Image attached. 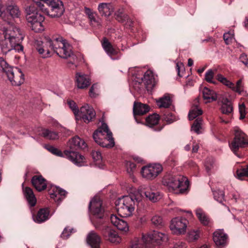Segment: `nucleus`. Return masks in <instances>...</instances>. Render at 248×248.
<instances>
[{"mask_svg":"<svg viewBox=\"0 0 248 248\" xmlns=\"http://www.w3.org/2000/svg\"><path fill=\"white\" fill-rule=\"evenodd\" d=\"M93 158L95 161H99L102 160V157L100 151H93L92 153Z\"/></svg>","mask_w":248,"mask_h":248,"instance_id":"obj_55","label":"nucleus"},{"mask_svg":"<svg viewBox=\"0 0 248 248\" xmlns=\"http://www.w3.org/2000/svg\"><path fill=\"white\" fill-rule=\"evenodd\" d=\"M55 189H56V191L57 190V191H58V195H60V196L65 197L67 194V192L65 190H63V189L59 187V188H55Z\"/></svg>","mask_w":248,"mask_h":248,"instance_id":"obj_62","label":"nucleus"},{"mask_svg":"<svg viewBox=\"0 0 248 248\" xmlns=\"http://www.w3.org/2000/svg\"><path fill=\"white\" fill-rule=\"evenodd\" d=\"M202 113V110L198 107L197 105L193 107V108L190 110L188 114V117L190 120H192Z\"/></svg>","mask_w":248,"mask_h":248,"instance_id":"obj_38","label":"nucleus"},{"mask_svg":"<svg viewBox=\"0 0 248 248\" xmlns=\"http://www.w3.org/2000/svg\"><path fill=\"white\" fill-rule=\"evenodd\" d=\"M239 110L240 114H245V107L244 104L239 105Z\"/></svg>","mask_w":248,"mask_h":248,"instance_id":"obj_64","label":"nucleus"},{"mask_svg":"<svg viewBox=\"0 0 248 248\" xmlns=\"http://www.w3.org/2000/svg\"><path fill=\"white\" fill-rule=\"evenodd\" d=\"M216 78L218 81L228 87H232V82L228 80L226 78H225L221 74H217L216 76Z\"/></svg>","mask_w":248,"mask_h":248,"instance_id":"obj_41","label":"nucleus"},{"mask_svg":"<svg viewBox=\"0 0 248 248\" xmlns=\"http://www.w3.org/2000/svg\"><path fill=\"white\" fill-rule=\"evenodd\" d=\"M163 120L166 121L168 123L170 124L173 122L174 116L170 112H167L165 114L163 117Z\"/></svg>","mask_w":248,"mask_h":248,"instance_id":"obj_54","label":"nucleus"},{"mask_svg":"<svg viewBox=\"0 0 248 248\" xmlns=\"http://www.w3.org/2000/svg\"><path fill=\"white\" fill-rule=\"evenodd\" d=\"M188 221L185 218L176 217L173 218L170 226V229L176 234H183L186 231Z\"/></svg>","mask_w":248,"mask_h":248,"instance_id":"obj_13","label":"nucleus"},{"mask_svg":"<svg viewBox=\"0 0 248 248\" xmlns=\"http://www.w3.org/2000/svg\"><path fill=\"white\" fill-rule=\"evenodd\" d=\"M33 46L40 55H42L43 58L49 57L50 52L46 47V45H44L42 40L39 38L34 39Z\"/></svg>","mask_w":248,"mask_h":248,"instance_id":"obj_23","label":"nucleus"},{"mask_svg":"<svg viewBox=\"0 0 248 248\" xmlns=\"http://www.w3.org/2000/svg\"><path fill=\"white\" fill-rule=\"evenodd\" d=\"M41 136L50 140H56L59 138V135L58 132L52 131L47 129L42 130Z\"/></svg>","mask_w":248,"mask_h":248,"instance_id":"obj_36","label":"nucleus"},{"mask_svg":"<svg viewBox=\"0 0 248 248\" xmlns=\"http://www.w3.org/2000/svg\"><path fill=\"white\" fill-rule=\"evenodd\" d=\"M151 221L156 227H161L163 225L162 218L159 216L155 215L153 216L151 218Z\"/></svg>","mask_w":248,"mask_h":248,"instance_id":"obj_43","label":"nucleus"},{"mask_svg":"<svg viewBox=\"0 0 248 248\" xmlns=\"http://www.w3.org/2000/svg\"><path fill=\"white\" fill-rule=\"evenodd\" d=\"M86 240L91 248H100L102 242L101 236L94 231H92L89 232L87 236Z\"/></svg>","mask_w":248,"mask_h":248,"instance_id":"obj_21","label":"nucleus"},{"mask_svg":"<svg viewBox=\"0 0 248 248\" xmlns=\"http://www.w3.org/2000/svg\"><path fill=\"white\" fill-rule=\"evenodd\" d=\"M196 215L201 224L203 226L211 227L212 225V221L211 218L201 209H197L196 210Z\"/></svg>","mask_w":248,"mask_h":248,"instance_id":"obj_27","label":"nucleus"},{"mask_svg":"<svg viewBox=\"0 0 248 248\" xmlns=\"http://www.w3.org/2000/svg\"><path fill=\"white\" fill-rule=\"evenodd\" d=\"M200 237V231H191L188 233V239L189 241H194L197 240Z\"/></svg>","mask_w":248,"mask_h":248,"instance_id":"obj_48","label":"nucleus"},{"mask_svg":"<svg viewBox=\"0 0 248 248\" xmlns=\"http://www.w3.org/2000/svg\"><path fill=\"white\" fill-rule=\"evenodd\" d=\"M142 244L139 240H136L132 242L129 248H141Z\"/></svg>","mask_w":248,"mask_h":248,"instance_id":"obj_57","label":"nucleus"},{"mask_svg":"<svg viewBox=\"0 0 248 248\" xmlns=\"http://www.w3.org/2000/svg\"><path fill=\"white\" fill-rule=\"evenodd\" d=\"M2 35L3 38H7L12 45L21 43L24 37L20 32H2Z\"/></svg>","mask_w":248,"mask_h":248,"instance_id":"obj_22","label":"nucleus"},{"mask_svg":"<svg viewBox=\"0 0 248 248\" xmlns=\"http://www.w3.org/2000/svg\"><path fill=\"white\" fill-rule=\"evenodd\" d=\"M116 227L118 229L121 231L127 232L128 230L127 222L122 219H121L120 221H118V223L116 225Z\"/></svg>","mask_w":248,"mask_h":248,"instance_id":"obj_45","label":"nucleus"},{"mask_svg":"<svg viewBox=\"0 0 248 248\" xmlns=\"http://www.w3.org/2000/svg\"><path fill=\"white\" fill-rule=\"evenodd\" d=\"M239 60L241 62L244 63L247 67H248V56L245 53L242 54L240 57Z\"/></svg>","mask_w":248,"mask_h":248,"instance_id":"obj_56","label":"nucleus"},{"mask_svg":"<svg viewBox=\"0 0 248 248\" xmlns=\"http://www.w3.org/2000/svg\"><path fill=\"white\" fill-rule=\"evenodd\" d=\"M214 198L215 200L222 203L224 201V193L223 191L217 190L213 191Z\"/></svg>","mask_w":248,"mask_h":248,"instance_id":"obj_39","label":"nucleus"},{"mask_svg":"<svg viewBox=\"0 0 248 248\" xmlns=\"http://www.w3.org/2000/svg\"><path fill=\"white\" fill-rule=\"evenodd\" d=\"M237 177L239 179L243 180L245 176L248 177V166L246 168L238 170L236 171Z\"/></svg>","mask_w":248,"mask_h":248,"instance_id":"obj_44","label":"nucleus"},{"mask_svg":"<svg viewBox=\"0 0 248 248\" xmlns=\"http://www.w3.org/2000/svg\"><path fill=\"white\" fill-rule=\"evenodd\" d=\"M102 46L106 52L109 56L116 54V51L113 47L111 43L106 37H103L102 41Z\"/></svg>","mask_w":248,"mask_h":248,"instance_id":"obj_33","label":"nucleus"},{"mask_svg":"<svg viewBox=\"0 0 248 248\" xmlns=\"http://www.w3.org/2000/svg\"><path fill=\"white\" fill-rule=\"evenodd\" d=\"M5 73L9 80L14 86H19L24 81V75L20 69L13 67L2 57L0 58V73Z\"/></svg>","mask_w":248,"mask_h":248,"instance_id":"obj_6","label":"nucleus"},{"mask_svg":"<svg viewBox=\"0 0 248 248\" xmlns=\"http://www.w3.org/2000/svg\"><path fill=\"white\" fill-rule=\"evenodd\" d=\"M115 15L116 20L119 22L123 23L126 21V24L130 27L133 24V20L127 14L124 13V9L123 8L119 9L117 10Z\"/></svg>","mask_w":248,"mask_h":248,"instance_id":"obj_29","label":"nucleus"},{"mask_svg":"<svg viewBox=\"0 0 248 248\" xmlns=\"http://www.w3.org/2000/svg\"><path fill=\"white\" fill-rule=\"evenodd\" d=\"M88 208L93 216L91 221L95 228L101 230L104 237L110 242H119L120 238L115 231L108 226H103L106 221L107 216L100 198L94 197L91 200Z\"/></svg>","mask_w":248,"mask_h":248,"instance_id":"obj_2","label":"nucleus"},{"mask_svg":"<svg viewBox=\"0 0 248 248\" xmlns=\"http://www.w3.org/2000/svg\"><path fill=\"white\" fill-rule=\"evenodd\" d=\"M98 85L97 84H93L91 87L89 91V95L91 97H96L98 94L97 93Z\"/></svg>","mask_w":248,"mask_h":248,"instance_id":"obj_51","label":"nucleus"},{"mask_svg":"<svg viewBox=\"0 0 248 248\" xmlns=\"http://www.w3.org/2000/svg\"><path fill=\"white\" fill-rule=\"evenodd\" d=\"M23 192L24 197L31 207H33L36 203V199L32 189L29 187L23 188Z\"/></svg>","mask_w":248,"mask_h":248,"instance_id":"obj_28","label":"nucleus"},{"mask_svg":"<svg viewBox=\"0 0 248 248\" xmlns=\"http://www.w3.org/2000/svg\"><path fill=\"white\" fill-rule=\"evenodd\" d=\"M159 120V115L154 113L146 118V124L149 127L153 128L154 131H160L163 129V125H158Z\"/></svg>","mask_w":248,"mask_h":248,"instance_id":"obj_20","label":"nucleus"},{"mask_svg":"<svg viewBox=\"0 0 248 248\" xmlns=\"http://www.w3.org/2000/svg\"><path fill=\"white\" fill-rule=\"evenodd\" d=\"M69 151L75 152L78 149H85L87 147L85 142L79 137L77 136L73 138L69 142Z\"/></svg>","mask_w":248,"mask_h":248,"instance_id":"obj_24","label":"nucleus"},{"mask_svg":"<svg viewBox=\"0 0 248 248\" xmlns=\"http://www.w3.org/2000/svg\"><path fill=\"white\" fill-rule=\"evenodd\" d=\"M6 11L9 13L8 15L6 14L5 16H3V20L9 27H4L2 31H8L11 30L18 31L19 29L14 24L13 19L14 18H18L20 15V12L18 7L15 5H9L6 7Z\"/></svg>","mask_w":248,"mask_h":248,"instance_id":"obj_9","label":"nucleus"},{"mask_svg":"<svg viewBox=\"0 0 248 248\" xmlns=\"http://www.w3.org/2000/svg\"><path fill=\"white\" fill-rule=\"evenodd\" d=\"M173 248H186V244L183 242H178L175 244Z\"/></svg>","mask_w":248,"mask_h":248,"instance_id":"obj_63","label":"nucleus"},{"mask_svg":"<svg viewBox=\"0 0 248 248\" xmlns=\"http://www.w3.org/2000/svg\"><path fill=\"white\" fill-rule=\"evenodd\" d=\"M33 3L26 9V19L32 31H43L42 22L44 17L39 13L38 9L52 18L61 17L65 9L61 0H32Z\"/></svg>","mask_w":248,"mask_h":248,"instance_id":"obj_1","label":"nucleus"},{"mask_svg":"<svg viewBox=\"0 0 248 248\" xmlns=\"http://www.w3.org/2000/svg\"><path fill=\"white\" fill-rule=\"evenodd\" d=\"M98 10L101 16H109L113 12L112 6L110 3H102L98 6Z\"/></svg>","mask_w":248,"mask_h":248,"instance_id":"obj_31","label":"nucleus"},{"mask_svg":"<svg viewBox=\"0 0 248 248\" xmlns=\"http://www.w3.org/2000/svg\"><path fill=\"white\" fill-rule=\"evenodd\" d=\"M96 113L93 107L87 104L80 108L78 117L82 119L85 123H89L95 118Z\"/></svg>","mask_w":248,"mask_h":248,"instance_id":"obj_15","label":"nucleus"},{"mask_svg":"<svg viewBox=\"0 0 248 248\" xmlns=\"http://www.w3.org/2000/svg\"><path fill=\"white\" fill-rule=\"evenodd\" d=\"M233 32H225L223 34V39L227 45L230 44L233 38Z\"/></svg>","mask_w":248,"mask_h":248,"instance_id":"obj_47","label":"nucleus"},{"mask_svg":"<svg viewBox=\"0 0 248 248\" xmlns=\"http://www.w3.org/2000/svg\"><path fill=\"white\" fill-rule=\"evenodd\" d=\"M72 230L73 229H70L69 227L65 228L61 235V237L64 239H67L71 235Z\"/></svg>","mask_w":248,"mask_h":248,"instance_id":"obj_52","label":"nucleus"},{"mask_svg":"<svg viewBox=\"0 0 248 248\" xmlns=\"http://www.w3.org/2000/svg\"><path fill=\"white\" fill-rule=\"evenodd\" d=\"M31 183L38 192H41L47 187V181L41 175H34L31 179Z\"/></svg>","mask_w":248,"mask_h":248,"instance_id":"obj_19","label":"nucleus"},{"mask_svg":"<svg viewBox=\"0 0 248 248\" xmlns=\"http://www.w3.org/2000/svg\"><path fill=\"white\" fill-rule=\"evenodd\" d=\"M221 111L223 114L229 115L232 114L233 111V107L232 103L227 98H226L223 102L220 108Z\"/></svg>","mask_w":248,"mask_h":248,"instance_id":"obj_34","label":"nucleus"},{"mask_svg":"<svg viewBox=\"0 0 248 248\" xmlns=\"http://www.w3.org/2000/svg\"><path fill=\"white\" fill-rule=\"evenodd\" d=\"M93 138L94 141L102 147L111 148L115 145L112 133L105 123H102L101 126L93 132Z\"/></svg>","mask_w":248,"mask_h":248,"instance_id":"obj_5","label":"nucleus"},{"mask_svg":"<svg viewBox=\"0 0 248 248\" xmlns=\"http://www.w3.org/2000/svg\"><path fill=\"white\" fill-rule=\"evenodd\" d=\"M234 131V139L229 146L233 153L238 156L237 153L239 149L248 145V139L247 136L238 128L235 129Z\"/></svg>","mask_w":248,"mask_h":248,"instance_id":"obj_11","label":"nucleus"},{"mask_svg":"<svg viewBox=\"0 0 248 248\" xmlns=\"http://www.w3.org/2000/svg\"><path fill=\"white\" fill-rule=\"evenodd\" d=\"M1 36V39L0 40V45L1 51L3 54H6L8 52L13 50V45L9 42L7 38H3L2 34Z\"/></svg>","mask_w":248,"mask_h":248,"instance_id":"obj_35","label":"nucleus"},{"mask_svg":"<svg viewBox=\"0 0 248 248\" xmlns=\"http://www.w3.org/2000/svg\"><path fill=\"white\" fill-rule=\"evenodd\" d=\"M202 120L200 118H197L194 122L192 125L191 129L197 133H199L200 129L201 128Z\"/></svg>","mask_w":248,"mask_h":248,"instance_id":"obj_42","label":"nucleus"},{"mask_svg":"<svg viewBox=\"0 0 248 248\" xmlns=\"http://www.w3.org/2000/svg\"><path fill=\"white\" fill-rule=\"evenodd\" d=\"M125 166L127 172L130 175H131V174H132L134 170L136 169V165L134 163L131 161H127L125 164Z\"/></svg>","mask_w":248,"mask_h":248,"instance_id":"obj_49","label":"nucleus"},{"mask_svg":"<svg viewBox=\"0 0 248 248\" xmlns=\"http://www.w3.org/2000/svg\"><path fill=\"white\" fill-rule=\"evenodd\" d=\"M84 12L88 16L90 25L96 29H99L102 22L97 14L87 7H84Z\"/></svg>","mask_w":248,"mask_h":248,"instance_id":"obj_16","label":"nucleus"},{"mask_svg":"<svg viewBox=\"0 0 248 248\" xmlns=\"http://www.w3.org/2000/svg\"><path fill=\"white\" fill-rule=\"evenodd\" d=\"M139 192L141 196H145L150 201L156 202L161 198L160 192L153 189L151 187H147L143 189H140Z\"/></svg>","mask_w":248,"mask_h":248,"instance_id":"obj_18","label":"nucleus"},{"mask_svg":"<svg viewBox=\"0 0 248 248\" xmlns=\"http://www.w3.org/2000/svg\"><path fill=\"white\" fill-rule=\"evenodd\" d=\"M13 50H15L18 52H23L24 47L21 43L16 44V45H13Z\"/></svg>","mask_w":248,"mask_h":248,"instance_id":"obj_58","label":"nucleus"},{"mask_svg":"<svg viewBox=\"0 0 248 248\" xmlns=\"http://www.w3.org/2000/svg\"><path fill=\"white\" fill-rule=\"evenodd\" d=\"M176 68L177 71L178 75L180 77H182V75H181L180 74V72L181 71H184L185 69L184 65L183 63H177L176 64Z\"/></svg>","mask_w":248,"mask_h":248,"instance_id":"obj_59","label":"nucleus"},{"mask_svg":"<svg viewBox=\"0 0 248 248\" xmlns=\"http://www.w3.org/2000/svg\"><path fill=\"white\" fill-rule=\"evenodd\" d=\"M145 247L150 248L151 245H161L168 240V235L162 232L154 231L150 233L142 236Z\"/></svg>","mask_w":248,"mask_h":248,"instance_id":"obj_10","label":"nucleus"},{"mask_svg":"<svg viewBox=\"0 0 248 248\" xmlns=\"http://www.w3.org/2000/svg\"><path fill=\"white\" fill-rule=\"evenodd\" d=\"M162 182L164 185L167 186L170 190H178L179 193H185L189 186L187 179L181 175L170 176L168 178H164Z\"/></svg>","mask_w":248,"mask_h":248,"instance_id":"obj_7","label":"nucleus"},{"mask_svg":"<svg viewBox=\"0 0 248 248\" xmlns=\"http://www.w3.org/2000/svg\"><path fill=\"white\" fill-rule=\"evenodd\" d=\"M140 201V198L134 194L124 196L115 202L116 209L119 214L123 217H129L135 210V202Z\"/></svg>","mask_w":248,"mask_h":248,"instance_id":"obj_4","label":"nucleus"},{"mask_svg":"<svg viewBox=\"0 0 248 248\" xmlns=\"http://www.w3.org/2000/svg\"><path fill=\"white\" fill-rule=\"evenodd\" d=\"M76 84L79 89H85L90 84V79L86 75L77 73L76 75Z\"/></svg>","mask_w":248,"mask_h":248,"instance_id":"obj_26","label":"nucleus"},{"mask_svg":"<svg viewBox=\"0 0 248 248\" xmlns=\"http://www.w3.org/2000/svg\"><path fill=\"white\" fill-rule=\"evenodd\" d=\"M214 76V72L212 69H210L208 70L205 75V79L206 81L209 83H212L213 84H216V82L215 81L213 80V78Z\"/></svg>","mask_w":248,"mask_h":248,"instance_id":"obj_46","label":"nucleus"},{"mask_svg":"<svg viewBox=\"0 0 248 248\" xmlns=\"http://www.w3.org/2000/svg\"><path fill=\"white\" fill-rule=\"evenodd\" d=\"M159 108H168L171 104L172 100L169 95H165L160 98L157 102Z\"/></svg>","mask_w":248,"mask_h":248,"instance_id":"obj_37","label":"nucleus"},{"mask_svg":"<svg viewBox=\"0 0 248 248\" xmlns=\"http://www.w3.org/2000/svg\"><path fill=\"white\" fill-rule=\"evenodd\" d=\"M55 188H59L58 186H52L48 190V193L50 195L51 198L55 199L57 197L58 193V191H56Z\"/></svg>","mask_w":248,"mask_h":248,"instance_id":"obj_53","label":"nucleus"},{"mask_svg":"<svg viewBox=\"0 0 248 248\" xmlns=\"http://www.w3.org/2000/svg\"><path fill=\"white\" fill-rule=\"evenodd\" d=\"M142 81L144 83L147 90L152 89L155 85V78L152 71H147L142 78Z\"/></svg>","mask_w":248,"mask_h":248,"instance_id":"obj_30","label":"nucleus"},{"mask_svg":"<svg viewBox=\"0 0 248 248\" xmlns=\"http://www.w3.org/2000/svg\"><path fill=\"white\" fill-rule=\"evenodd\" d=\"M212 161L207 160L205 163V167L207 172H209L212 168Z\"/></svg>","mask_w":248,"mask_h":248,"instance_id":"obj_60","label":"nucleus"},{"mask_svg":"<svg viewBox=\"0 0 248 248\" xmlns=\"http://www.w3.org/2000/svg\"><path fill=\"white\" fill-rule=\"evenodd\" d=\"M121 219L118 218L117 216L114 215H111L110 217V220L112 223L116 226L118 223V221H120Z\"/></svg>","mask_w":248,"mask_h":248,"instance_id":"obj_61","label":"nucleus"},{"mask_svg":"<svg viewBox=\"0 0 248 248\" xmlns=\"http://www.w3.org/2000/svg\"><path fill=\"white\" fill-rule=\"evenodd\" d=\"M67 104L69 107V108L72 109L75 116L76 117V119H78V115L79 113V109L78 107H77L76 103L73 100H67Z\"/></svg>","mask_w":248,"mask_h":248,"instance_id":"obj_40","label":"nucleus"},{"mask_svg":"<svg viewBox=\"0 0 248 248\" xmlns=\"http://www.w3.org/2000/svg\"><path fill=\"white\" fill-rule=\"evenodd\" d=\"M163 170L160 164H154L144 166L141 170L142 176L147 179L152 180L155 178Z\"/></svg>","mask_w":248,"mask_h":248,"instance_id":"obj_12","label":"nucleus"},{"mask_svg":"<svg viewBox=\"0 0 248 248\" xmlns=\"http://www.w3.org/2000/svg\"><path fill=\"white\" fill-rule=\"evenodd\" d=\"M46 43L59 57L67 59L74 56L71 46L62 37L50 38L46 37Z\"/></svg>","mask_w":248,"mask_h":248,"instance_id":"obj_3","label":"nucleus"},{"mask_svg":"<svg viewBox=\"0 0 248 248\" xmlns=\"http://www.w3.org/2000/svg\"><path fill=\"white\" fill-rule=\"evenodd\" d=\"M203 98L204 100H207L206 102L216 101L217 99L216 93L212 90L205 87L202 90Z\"/></svg>","mask_w":248,"mask_h":248,"instance_id":"obj_32","label":"nucleus"},{"mask_svg":"<svg viewBox=\"0 0 248 248\" xmlns=\"http://www.w3.org/2000/svg\"><path fill=\"white\" fill-rule=\"evenodd\" d=\"M150 107L145 104L140 102H135L133 104V113L134 118L138 124H144L142 119L139 118V117L149 112Z\"/></svg>","mask_w":248,"mask_h":248,"instance_id":"obj_14","label":"nucleus"},{"mask_svg":"<svg viewBox=\"0 0 248 248\" xmlns=\"http://www.w3.org/2000/svg\"><path fill=\"white\" fill-rule=\"evenodd\" d=\"M46 149L52 154L60 157H66L69 160L78 166L84 165L85 158L84 156L79 154L77 152L65 150L63 153L58 148L48 145L46 147Z\"/></svg>","mask_w":248,"mask_h":248,"instance_id":"obj_8","label":"nucleus"},{"mask_svg":"<svg viewBox=\"0 0 248 248\" xmlns=\"http://www.w3.org/2000/svg\"><path fill=\"white\" fill-rule=\"evenodd\" d=\"M49 213L50 211L48 208H41L39 210L36 215H32V218L34 222L37 223H41L49 218Z\"/></svg>","mask_w":248,"mask_h":248,"instance_id":"obj_25","label":"nucleus"},{"mask_svg":"<svg viewBox=\"0 0 248 248\" xmlns=\"http://www.w3.org/2000/svg\"><path fill=\"white\" fill-rule=\"evenodd\" d=\"M213 239L217 248H223L227 244L228 235L223 230H217L213 233Z\"/></svg>","mask_w":248,"mask_h":248,"instance_id":"obj_17","label":"nucleus"},{"mask_svg":"<svg viewBox=\"0 0 248 248\" xmlns=\"http://www.w3.org/2000/svg\"><path fill=\"white\" fill-rule=\"evenodd\" d=\"M241 84L242 80L241 79H239L237 81L236 85H234V84L232 83V87H229V88H232L233 91L238 93L239 94H240L242 91L241 89Z\"/></svg>","mask_w":248,"mask_h":248,"instance_id":"obj_50","label":"nucleus"}]
</instances>
